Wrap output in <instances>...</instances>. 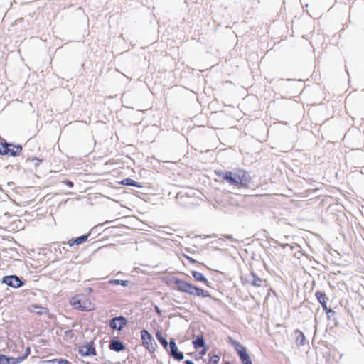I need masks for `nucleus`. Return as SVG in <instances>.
Wrapping results in <instances>:
<instances>
[{"label": "nucleus", "instance_id": "aec40b11", "mask_svg": "<svg viewBox=\"0 0 364 364\" xmlns=\"http://www.w3.org/2000/svg\"><path fill=\"white\" fill-rule=\"evenodd\" d=\"M156 337L157 340L161 343V344L167 350H169L168 348V342L165 337H164L163 334L160 331H157L156 333Z\"/></svg>", "mask_w": 364, "mask_h": 364}, {"label": "nucleus", "instance_id": "f03ea898", "mask_svg": "<svg viewBox=\"0 0 364 364\" xmlns=\"http://www.w3.org/2000/svg\"><path fill=\"white\" fill-rule=\"evenodd\" d=\"M93 289H86V292L77 294L70 299V304L73 309L81 311H90L95 309V298L91 295Z\"/></svg>", "mask_w": 364, "mask_h": 364}, {"label": "nucleus", "instance_id": "412c9836", "mask_svg": "<svg viewBox=\"0 0 364 364\" xmlns=\"http://www.w3.org/2000/svg\"><path fill=\"white\" fill-rule=\"evenodd\" d=\"M121 184L122 185H124V186H134V187H141V186H139L136 181H135L133 179H131L129 178H125V179H123L121 182H120Z\"/></svg>", "mask_w": 364, "mask_h": 364}, {"label": "nucleus", "instance_id": "f8f14e48", "mask_svg": "<svg viewBox=\"0 0 364 364\" xmlns=\"http://www.w3.org/2000/svg\"><path fill=\"white\" fill-rule=\"evenodd\" d=\"M20 360L0 353V364H19Z\"/></svg>", "mask_w": 364, "mask_h": 364}, {"label": "nucleus", "instance_id": "7c9ffc66", "mask_svg": "<svg viewBox=\"0 0 364 364\" xmlns=\"http://www.w3.org/2000/svg\"><path fill=\"white\" fill-rule=\"evenodd\" d=\"M43 309L41 308V311H37V314H43Z\"/></svg>", "mask_w": 364, "mask_h": 364}, {"label": "nucleus", "instance_id": "1a4fd4ad", "mask_svg": "<svg viewBox=\"0 0 364 364\" xmlns=\"http://www.w3.org/2000/svg\"><path fill=\"white\" fill-rule=\"evenodd\" d=\"M163 279L167 284L172 287L173 288H177L179 290L181 289L182 284L178 278H176L173 276H166L163 278Z\"/></svg>", "mask_w": 364, "mask_h": 364}, {"label": "nucleus", "instance_id": "39448f33", "mask_svg": "<svg viewBox=\"0 0 364 364\" xmlns=\"http://www.w3.org/2000/svg\"><path fill=\"white\" fill-rule=\"evenodd\" d=\"M142 345L149 351L154 350L155 342L151 335L146 330L141 331Z\"/></svg>", "mask_w": 364, "mask_h": 364}, {"label": "nucleus", "instance_id": "6e6552de", "mask_svg": "<svg viewBox=\"0 0 364 364\" xmlns=\"http://www.w3.org/2000/svg\"><path fill=\"white\" fill-rule=\"evenodd\" d=\"M78 352L82 356H89V355H96L95 348L93 346V344L92 343H86V344L80 346L79 348Z\"/></svg>", "mask_w": 364, "mask_h": 364}, {"label": "nucleus", "instance_id": "5701e85b", "mask_svg": "<svg viewBox=\"0 0 364 364\" xmlns=\"http://www.w3.org/2000/svg\"><path fill=\"white\" fill-rule=\"evenodd\" d=\"M109 283L112 285H122L127 286L129 283L128 280L111 279Z\"/></svg>", "mask_w": 364, "mask_h": 364}, {"label": "nucleus", "instance_id": "a878e982", "mask_svg": "<svg viewBox=\"0 0 364 364\" xmlns=\"http://www.w3.org/2000/svg\"><path fill=\"white\" fill-rule=\"evenodd\" d=\"M64 183H65V185H67V186H68V187H70V188L73 187V183L72 181H68V180H67V181H64Z\"/></svg>", "mask_w": 364, "mask_h": 364}, {"label": "nucleus", "instance_id": "c756f323", "mask_svg": "<svg viewBox=\"0 0 364 364\" xmlns=\"http://www.w3.org/2000/svg\"><path fill=\"white\" fill-rule=\"evenodd\" d=\"M185 363H186V364H194V363H193L192 361H191V360H186V361L185 362Z\"/></svg>", "mask_w": 364, "mask_h": 364}, {"label": "nucleus", "instance_id": "6ab92c4d", "mask_svg": "<svg viewBox=\"0 0 364 364\" xmlns=\"http://www.w3.org/2000/svg\"><path fill=\"white\" fill-rule=\"evenodd\" d=\"M194 348L196 349H198L199 348L205 347V341L203 336H198L197 338L193 341Z\"/></svg>", "mask_w": 364, "mask_h": 364}, {"label": "nucleus", "instance_id": "bb28decb", "mask_svg": "<svg viewBox=\"0 0 364 364\" xmlns=\"http://www.w3.org/2000/svg\"><path fill=\"white\" fill-rule=\"evenodd\" d=\"M203 350H201V352L200 353V354L201 355H204L206 353L207 350H208V349H207V348H206L205 346V347H203Z\"/></svg>", "mask_w": 364, "mask_h": 364}, {"label": "nucleus", "instance_id": "ddd939ff", "mask_svg": "<svg viewBox=\"0 0 364 364\" xmlns=\"http://www.w3.org/2000/svg\"><path fill=\"white\" fill-rule=\"evenodd\" d=\"M169 348L171 354L177 360L182 359V353L177 352V347L173 341H171L168 348Z\"/></svg>", "mask_w": 364, "mask_h": 364}, {"label": "nucleus", "instance_id": "393cba45", "mask_svg": "<svg viewBox=\"0 0 364 364\" xmlns=\"http://www.w3.org/2000/svg\"><path fill=\"white\" fill-rule=\"evenodd\" d=\"M30 352H31V350H30V348L28 347L26 348V350H25V353L23 354V355L22 356H18L17 358H16V359H21L19 360V363H21L23 360H24L30 354Z\"/></svg>", "mask_w": 364, "mask_h": 364}, {"label": "nucleus", "instance_id": "20e7f679", "mask_svg": "<svg viewBox=\"0 0 364 364\" xmlns=\"http://www.w3.org/2000/svg\"><path fill=\"white\" fill-rule=\"evenodd\" d=\"M183 292H186L191 295L202 296V297H211L210 294L205 290L200 289L188 283L183 282Z\"/></svg>", "mask_w": 364, "mask_h": 364}, {"label": "nucleus", "instance_id": "cd10ccee", "mask_svg": "<svg viewBox=\"0 0 364 364\" xmlns=\"http://www.w3.org/2000/svg\"><path fill=\"white\" fill-rule=\"evenodd\" d=\"M183 257H186V258L188 260H189L191 262H196V260H194L193 259H192V258H191V257H188V256L185 255L184 254H183Z\"/></svg>", "mask_w": 364, "mask_h": 364}, {"label": "nucleus", "instance_id": "2f4dec72", "mask_svg": "<svg viewBox=\"0 0 364 364\" xmlns=\"http://www.w3.org/2000/svg\"><path fill=\"white\" fill-rule=\"evenodd\" d=\"M33 308H35V309H38V306H33Z\"/></svg>", "mask_w": 364, "mask_h": 364}, {"label": "nucleus", "instance_id": "f257e3e1", "mask_svg": "<svg viewBox=\"0 0 364 364\" xmlns=\"http://www.w3.org/2000/svg\"><path fill=\"white\" fill-rule=\"evenodd\" d=\"M214 173L222 181H226L229 185L238 189L248 188L252 181L250 173L243 168L228 171L215 170Z\"/></svg>", "mask_w": 364, "mask_h": 364}, {"label": "nucleus", "instance_id": "a211bd4d", "mask_svg": "<svg viewBox=\"0 0 364 364\" xmlns=\"http://www.w3.org/2000/svg\"><path fill=\"white\" fill-rule=\"evenodd\" d=\"M192 275L196 281L202 282L207 286H209L208 280L201 273L193 271Z\"/></svg>", "mask_w": 364, "mask_h": 364}, {"label": "nucleus", "instance_id": "9d476101", "mask_svg": "<svg viewBox=\"0 0 364 364\" xmlns=\"http://www.w3.org/2000/svg\"><path fill=\"white\" fill-rule=\"evenodd\" d=\"M315 296H316V299H318V301H319V303L321 304L323 310L326 313L330 312L331 309H329L327 306V302H326L327 297H326V294L323 292L318 291L315 293Z\"/></svg>", "mask_w": 364, "mask_h": 364}, {"label": "nucleus", "instance_id": "dca6fc26", "mask_svg": "<svg viewBox=\"0 0 364 364\" xmlns=\"http://www.w3.org/2000/svg\"><path fill=\"white\" fill-rule=\"evenodd\" d=\"M109 348L117 352H119L123 350L125 348V346L120 341H112L109 345Z\"/></svg>", "mask_w": 364, "mask_h": 364}, {"label": "nucleus", "instance_id": "7ed1b4c3", "mask_svg": "<svg viewBox=\"0 0 364 364\" xmlns=\"http://www.w3.org/2000/svg\"><path fill=\"white\" fill-rule=\"evenodd\" d=\"M22 151L20 145H14L7 142H0V155L18 156Z\"/></svg>", "mask_w": 364, "mask_h": 364}, {"label": "nucleus", "instance_id": "f3484780", "mask_svg": "<svg viewBox=\"0 0 364 364\" xmlns=\"http://www.w3.org/2000/svg\"><path fill=\"white\" fill-rule=\"evenodd\" d=\"M232 344L233 345L235 349L237 352V354L239 355V356H241L243 354L247 353L245 348L242 344H240L239 342L232 341Z\"/></svg>", "mask_w": 364, "mask_h": 364}, {"label": "nucleus", "instance_id": "4468645a", "mask_svg": "<svg viewBox=\"0 0 364 364\" xmlns=\"http://www.w3.org/2000/svg\"><path fill=\"white\" fill-rule=\"evenodd\" d=\"M88 239V235H82L77 237L76 239H71L68 242L69 246H73L74 245H80L86 242Z\"/></svg>", "mask_w": 364, "mask_h": 364}, {"label": "nucleus", "instance_id": "2eb2a0df", "mask_svg": "<svg viewBox=\"0 0 364 364\" xmlns=\"http://www.w3.org/2000/svg\"><path fill=\"white\" fill-rule=\"evenodd\" d=\"M40 364H71L70 361L66 359H51L45 360L40 362Z\"/></svg>", "mask_w": 364, "mask_h": 364}, {"label": "nucleus", "instance_id": "4be33fe9", "mask_svg": "<svg viewBox=\"0 0 364 364\" xmlns=\"http://www.w3.org/2000/svg\"><path fill=\"white\" fill-rule=\"evenodd\" d=\"M220 361V356L210 353L208 354V361L207 364H218Z\"/></svg>", "mask_w": 364, "mask_h": 364}, {"label": "nucleus", "instance_id": "423d86ee", "mask_svg": "<svg viewBox=\"0 0 364 364\" xmlns=\"http://www.w3.org/2000/svg\"><path fill=\"white\" fill-rule=\"evenodd\" d=\"M127 323V320L125 317L119 316L113 318L109 323L110 328L112 330L121 331Z\"/></svg>", "mask_w": 364, "mask_h": 364}, {"label": "nucleus", "instance_id": "9b49d317", "mask_svg": "<svg viewBox=\"0 0 364 364\" xmlns=\"http://www.w3.org/2000/svg\"><path fill=\"white\" fill-rule=\"evenodd\" d=\"M251 276L252 279L250 282H247L251 285L256 287H262L263 286L267 287V282L266 280H263L262 279L257 277L255 273H252Z\"/></svg>", "mask_w": 364, "mask_h": 364}, {"label": "nucleus", "instance_id": "c85d7f7f", "mask_svg": "<svg viewBox=\"0 0 364 364\" xmlns=\"http://www.w3.org/2000/svg\"><path fill=\"white\" fill-rule=\"evenodd\" d=\"M226 238L228 239V240H233L232 236H231V235L226 236Z\"/></svg>", "mask_w": 364, "mask_h": 364}, {"label": "nucleus", "instance_id": "b1692460", "mask_svg": "<svg viewBox=\"0 0 364 364\" xmlns=\"http://www.w3.org/2000/svg\"><path fill=\"white\" fill-rule=\"evenodd\" d=\"M240 358L242 364H252L251 358H250V355L247 354V353L240 356Z\"/></svg>", "mask_w": 364, "mask_h": 364}, {"label": "nucleus", "instance_id": "0eeeda50", "mask_svg": "<svg viewBox=\"0 0 364 364\" xmlns=\"http://www.w3.org/2000/svg\"><path fill=\"white\" fill-rule=\"evenodd\" d=\"M2 282L8 286L14 288H18L23 285V282L21 279L15 275L6 276L3 278Z\"/></svg>", "mask_w": 364, "mask_h": 364}]
</instances>
